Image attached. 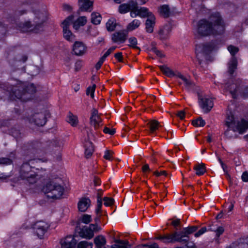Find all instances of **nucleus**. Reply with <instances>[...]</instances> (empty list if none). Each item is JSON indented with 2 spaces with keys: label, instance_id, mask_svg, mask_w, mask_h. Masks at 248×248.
I'll return each instance as SVG.
<instances>
[{
  "label": "nucleus",
  "instance_id": "obj_1",
  "mask_svg": "<svg viewBox=\"0 0 248 248\" xmlns=\"http://www.w3.org/2000/svg\"><path fill=\"white\" fill-rule=\"evenodd\" d=\"M225 30V25L218 13L212 14L209 21L200 20L197 25V33L202 36L211 34H219L223 33Z\"/></svg>",
  "mask_w": 248,
  "mask_h": 248
},
{
  "label": "nucleus",
  "instance_id": "obj_2",
  "mask_svg": "<svg viewBox=\"0 0 248 248\" xmlns=\"http://www.w3.org/2000/svg\"><path fill=\"white\" fill-rule=\"evenodd\" d=\"M7 92H9L11 98L25 102L31 98L32 94L36 92V89L33 84H29L26 86L24 83L17 81L16 85H12L8 87Z\"/></svg>",
  "mask_w": 248,
  "mask_h": 248
},
{
  "label": "nucleus",
  "instance_id": "obj_3",
  "mask_svg": "<svg viewBox=\"0 0 248 248\" xmlns=\"http://www.w3.org/2000/svg\"><path fill=\"white\" fill-rule=\"evenodd\" d=\"M197 226H191L184 228L182 231L174 232L170 233H166L155 238L164 244H173L176 242H187L189 240L188 235L196 232Z\"/></svg>",
  "mask_w": 248,
  "mask_h": 248
},
{
  "label": "nucleus",
  "instance_id": "obj_4",
  "mask_svg": "<svg viewBox=\"0 0 248 248\" xmlns=\"http://www.w3.org/2000/svg\"><path fill=\"white\" fill-rule=\"evenodd\" d=\"M31 160L29 162L24 163L20 169L19 177L20 180L27 184H33L35 183L40 178L39 170L38 169L32 167Z\"/></svg>",
  "mask_w": 248,
  "mask_h": 248
},
{
  "label": "nucleus",
  "instance_id": "obj_5",
  "mask_svg": "<svg viewBox=\"0 0 248 248\" xmlns=\"http://www.w3.org/2000/svg\"><path fill=\"white\" fill-rule=\"evenodd\" d=\"M46 19V14L38 12L35 13L34 24H31L30 21H26L20 24L19 26V30L22 32L33 31L38 33L43 30L42 25Z\"/></svg>",
  "mask_w": 248,
  "mask_h": 248
},
{
  "label": "nucleus",
  "instance_id": "obj_6",
  "mask_svg": "<svg viewBox=\"0 0 248 248\" xmlns=\"http://www.w3.org/2000/svg\"><path fill=\"white\" fill-rule=\"evenodd\" d=\"M42 190L48 198L54 199L61 198L64 192L63 187L54 181L47 183Z\"/></svg>",
  "mask_w": 248,
  "mask_h": 248
},
{
  "label": "nucleus",
  "instance_id": "obj_7",
  "mask_svg": "<svg viewBox=\"0 0 248 248\" xmlns=\"http://www.w3.org/2000/svg\"><path fill=\"white\" fill-rule=\"evenodd\" d=\"M225 124L228 127V130L225 132L230 130L233 131H238L240 134H243L248 129V121L244 119L240 121H237L235 118L232 115H228L225 121Z\"/></svg>",
  "mask_w": 248,
  "mask_h": 248
},
{
  "label": "nucleus",
  "instance_id": "obj_8",
  "mask_svg": "<svg viewBox=\"0 0 248 248\" xmlns=\"http://www.w3.org/2000/svg\"><path fill=\"white\" fill-rule=\"evenodd\" d=\"M218 46L215 42H212L206 44H199L196 46L195 53L196 57L201 63L202 59L204 58L208 53L213 50L217 49Z\"/></svg>",
  "mask_w": 248,
  "mask_h": 248
},
{
  "label": "nucleus",
  "instance_id": "obj_9",
  "mask_svg": "<svg viewBox=\"0 0 248 248\" xmlns=\"http://www.w3.org/2000/svg\"><path fill=\"white\" fill-rule=\"evenodd\" d=\"M49 115V112L46 110L35 112L29 118V122L38 126H43L46 124V118Z\"/></svg>",
  "mask_w": 248,
  "mask_h": 248
},
{
  "label": "nucleus",
  "instance_id": "obj_10",
  "mask_svg": "<svg viewBox=\"0 0 248 248\" xmlns=\"http://www.w3.org/2000/svg\"><path fill=\"white\" fill-rule=\"evenodd\" d=\"M73 19L74 16L71 15L68 16L62 23L63 37L65 40L70 42H73L76 39L75 35L69 30V26Z\"/></svg>",
  "mask_w": 248,
  "mask_h": 248
},
{
  "label": "nucleus",
  "instance_id": "obj_11",
  "mask_svg": "<svg viewBox=\"0 0 248 248\" xmlns=\"http://www.w3.org/2000/svg\"><path fill=\"white\" fill-rule=\"evenodd\" d=\"M101 227L97 224H91L89 226H85L79 232L80 237L87 239H91L94 236V233L101 230Z\"/></svg>",
  "mask_w": 248,
  "mask_h": 248
},
{
  "label": "nucleus",
  "instance_id": "obj_12",
  "mask_svg": "<svg viewBox=\"0 0 248 248\" xmlns=\"http://www.w3.org/2000/svg\"><path fill=\"white\" fill-rule=\"evenodd\" d=\"M199 103L204 113L209 112L213 107V102L211 98L207 95H199Z\"/></svg>",
  "mask_w": 248,
  "mask_h": 248
},
{
  "label": "nucleus",
  "instance_id": "obj_13",
  "mask_svg": "<svg viewBox=\"0 0 248 248\" xmlns=\"http://www.w3.org/2000/svg\"><path fill=\"white\" fill-rule=\"evenodd\" d=\"M130 16L135 18L137 16H140L141 18L148 17L151 15H153L152 13L149 11L148 9L146 7H139L137 3L136 2L135 7L133 11L130 12Z\"/></svg>",
  "mask_w": 248,
  "mask_h": 248
},
{
  "label": "nucleus",
  "instance_id": "obj_14",
  "mask_svg": "<svg viewBox=\"0 0 248 248\" xmlns=\"http://www.w3.org/2000/svg\"><path fill=\"white\" fill-rule=\"evenodd\" d=\"M48 228V224L42 221L36 222L33 226L34 233L40 239L43 238L44 234L46 232Z\"/></svg>",
  "mask_w": 248,
  "mask_h": 248
},
{
  "label": "nucleus",
  "instance_id": "obj_15",
  "mask_svg": "<svg viewBox=\"0 0 248 248\" xmlns=\"http://www.w3.org/2000/svg\"><path fill=\"white\" fill-rule=\"evenodd\" d=\"M90 124L95 129H97L102 125V121L98 113V110L95 108H93L91 110L90 118Z\"/></svg>",
  "mask_w": 248,
  "mask_h": 248
},
{
  "label": "nucleus",
  "instance_id": "obj_16",
  "mask_svg": "<svg viewBox=\"0 0 248 248\" xmlns=\"http://www.w3.org/2000/svg\"><path fill=\"white\" fill-rule=\"evenodd\" d=\"M127 34V32L124 31L115 32L111 35V40L115 43H123L126 40Z\"/></svg>",
  "mask_w": 248,
  "mask_h": 248
},
{
  "label": "nucleus",
  "instance_id": "obj_17",
  "mask_svg": "<svg viewBox=\"0 0 248 248\" xmlns=\"http://www.w3.org/2000/svg\"><path fill=\"white\" fill-rule=\"evenodd\" d=\"M171 27L170 24H167L160 27L158 34L159 38L161 40H166L169 38L170 36Z\"/></svg>",
  "mask_w": 248,
  "mask_h": 248
},
{
  "label": "nucleus",
  "instance_id": "obj_18",
  "mask_svg": "<svg viewBox=\"0 0 248 248\" xmlns=\"http://www.w3.org/2000/svg\"><path fill=\"white\" fill-rule=\"evenodd\" d=\"M73 51L77 56H82L87 51V46L82 42L76 41L73 46Z\"/></svg>",
  "mask_w": 248,
  "mask_h": 248
},
{
  "label": "nucleus",
  "instance_id": "obj_19",
  "mask_svg": "<svg viewBox=\"0 0 248 248\" xmlns=\"http://www.w3.org/2000/svg\"><path fill=\"white\" fill-rule=\"evenodd\" d=\"M91 205L90 199L87 197H82L79 199L77 203L78 209L79 212H85Z\"/></svg>",
  "mask_w": 248,
  "mask_h": 248
},
{
  "label": "nucleus",
  "instance_id": "obj_20",
  "mask_svg": "<svg viewBox=\"0 0 248 248\" xmlns=\"http://www.w3.org/2000/svg\"><path fill=\"white\" fill-rule=\"evenodd\" d=\"M61 248H75L76 239L72 236H68L61 241Z\"/></svg>",
  "mask_w": 248,
  "mask_h": 248
},
{
  "label": "nucleus",
  "instance_id": "obj_21",
  "mask_svg": "<svg viewBox=\"0 0 248 248\" xmlns=\"http://www.w3.org/2000/svg\"><path fill=\"white\" fill-rule=\"evenodd\" d=\"M136 1L131 0L126 3L121 4L119 6V12L121 14H125L129 11H133V9L135 7Z\"/></svg>",
  "mask_w": 248,
  "mask_h": 248
},
{
  "label": "nucleus",
  "instance_id": "obj_22",
  "mask_svg": "<svg viewBox=\"0 0 248 248\" xmlns=\"http://www.w3.org/2000/svg\"><path fill=\"white\" fill-rule=\"evenodd\" d=\"M48 146L50 149L59 153L62 149L63 143L60 140L55 139L50 142Z\"/></svg>",
  "mask_w": 248,
  "mask_h": 248
},
{
  "label": "nucleus",
  "instance_id": "obj_23",
  "mask_svg": "<svg viewBox=\"0 0 248 248\" xmlns=\"http://www.w3.org/2000/svg\"><path fill=\"white\" fill-rule=\"evenodd\" d=\"M155 24V18L154 15L149 16L146 21L145 29L147 32L152 33L154 31V26Z\"/></svg>",
  "mask_w": 248,
  "mask_h": 248
},
{
  "label": "nucleus",
  "instance_id": "obj_24",
  "mask_svg": "<svg viewBox=\"0 0 248 248\" xmlns=\"http://www.w3.org/2000/svg\"><path fill=\"white\" fill-rule=\"evenodd\" d=\"M93 0H78V4L82 11H91Z\"/></svg>",
  "mask_w": 248,
  "mask_h": 248
},
{
  "label": "nucleus",
  "instance_id": "obj_25",
  "mask_svg": "<svg viewBox=\"0 0 248 248\" xmlns=\"http://www.w3.org/2000/svg\"><path fill=\"white\" fill-rule=\"evenodd\" d=\"M87 22L86 16H81L78 17L73 22V28L76 30H78L81 27L84 26Z\"/></svg>",
  "mask_w": 248,
  "mask_h": 248
},
{
  "label": "nucleus",
  "instance_id": "obj_26",
  "mask_svg": "<svg viewBox=\"0 0 248 248\" xmlns=\"http://www.w3.org/2000/svg\"><path fill=\"white\" fill-rule=\"evenodd\" d=\"M96 248H106V240L103 235H98L94 239Z\"/></svg>",
  "mask_w": 248,
  "mask_h": 248
},
{
  "label": "nucleus",
  "instance_id": "obj_27",
  "mask_svg": "<svg viewBox=\"0 0 248 248\" xmlns=\"http://www.w3.org/2000/svg\"><path fill=\"white\" fill-rule=\"evenodd\" d=\"M141 23L140 20L137 19H134L127 25L126 27L127 32L131 31L138 29L140 26Z\"/></svg>",
  "mask_w": 248,
  "mask_h": 248
},
{
  "label": "nucleus",
  "instance_id": "obj_28",
  "mask_svg": "<svg viewBox=\"0 0 248 248\" xmlns=\"http://www.w3.org/2000/svg\"><path fill=\"white\" fill-rule=\"evenodd\" d=\"M159 68L164 74L168 77L171 78L173 77H176V72H173L169 67L166 65L159 66Z\"/></svg>",
  "mask_w": 248,
  "mask_h": 248
},
{
  "label": "nucleus",
  "instance_id": "obj_29",
  "mask_svg": "<svg viewBox=\"0 0 248 248\" xmlns=\"http://www.w3.org/2000/svg\"><path fill=\"white\" fill-rule=\"evenodd\" d=\"M182 79L186 88H188L192 86V82L189 77H185L179 72H176V77Z\"/></svg>",
  "mask_w": 248,
  "mask_h": 248
},
{
  "label": "nucleus",
  "instance_id": "obj_30",
  "mask_svg": "<svg viewBox=\"0 0 248 248\" xmlns=\"http://www.w3.org/2000/svg\"><path fill=\"white\" fill-rule=\"evenodd\" d=\"M94 149L92 143L87 141L85 145V155L86 158L90 157Z\"/></svg>",
  "mask_w": 248,
  "mask_h": 248
},
{
  "label": "nucleus",
  "instance_id": "obj_31",
  "mask_svg": "<svg viewBox=\"0 0 248 248\" xmlns=\"http://www.w3.org/2000/svg\"><path fill=\"white\" fill-rule=\"evenodd\" d=\"M237 62L235 57H232L228 64L229 72L232 74L237 68Z\"/></svg>",
  "mask_w": 248,
  "mask_h": 248
},
{
  "label": "nucleus",
  "instance_id": "obj_32",
  "mask_svg": "<svg viewBox=\"0 0 248 248\" xmlns=\"http://www.w3.org/2000/svg\"><path fill=\"white\" fill-rule=\"evenodd\" d=\"M197 175H203L206 171V168L204 164H198L194 167Z\"/></svg>",
  "mask_w": 248,
  "mask_h": 248
},
{
  "label": "nucleus",
  "instance_id": "obj_33",
  "mask_svg": "<svg viewBox=\"0 0 248 248\" xmlns=\"http://www.w3.org/2000/svg\"><path fill=\"white\" fill-rule=\"evenodd\" d=\"M128 244V241L116 240H115V244L111 246V248H127Z\"/></svg>",
  "mask_w": 248,
  "mask_h": 248
},
{
  "label": "nucleus",
  "instance_id": "obj_34",
  "mask_svg": "<svg viewBox=\"0 0 248 248\" xmlns=\"http://www.w3.org/2000/svg\"><path fill=\"white\" fill-rule=\"evenodd\" d=\"M148 124L149 125L150 130L152 133H154L159 127L162 126L159 123L155 120H151L149 122Z\"/></svg>",
  "mask_w": 248,
  "mask_h": 248
},
{
  "label": "nucleus",
  "instance_id": "obj_35",
  "mask_svg": "<svg viewBox=\"0 0 248 248\" xmlns=\"http://www.w3.org/2000/svg\"><path fill=\"white\" fill-rule=\"evenodd\" d=\"M101 19L102 17L99 13L94 12L91 14V22L93 24H99L100 23Z\"/></svg>",
  "mask_w": 248,
  "mask_h": 248
},
{
  "label": "nucleus",
  "instance_id": "obj_36",
  "mask_svg": "<svg viewBox=\"0 0 248 248\" xmlns=\"http://www.w3.org/2000/svg\"><path fill=\"white\" fill-rule=\"evenodd\" d=\"M116 27V20L114 18L109 19L106 23L107 30L109 31H113Z\"/></svg>",
  "mask_w": 248,
  "mask_h": 248
},
{
  "label": "nucleus",
  "instance_id": "obj_37",
  "mask_svg": "<svg viewBox=\"0 0 248 248\" xmlns=\"http://www.w3.org/2000/svg\"><path fill=\"white\" fill-rule=\"evenodd\" d=\"M67 122L72 126H76L78 123V117L69 112L67 117Z\"/></svg>",
  "mask_w": 248,
  "mask_h": 248
},
{
  "label": "nucleus",
  "instance_id": "obj_38",
  "mask_svg": "<svg viewBox=\"0 0 248 248\" xmlns=\"http://www.w3.org/2000/svg\"><path fill=\"white\" fill-rule=\"evenodd\" d=\"M128 46L130 47L135 49H140V47L138 46V41L136 37H131L128 39Z\"/></svg>",
  "mask_w": 248,
  "mask_h": 248
},
{
  "label": "nucleus",
  "instance_id": "obj_39",
  "mask_svg": "<svg viewBox=\"0 0 248 248\" xmlns=\"http://www.w3.org/2000/svg\"><path fill=\"white\" fill-rule=\"evenodd\" d=\"M224 88L226 89V90L229 91L230 92L233 98L236 97V92L237 90V87L235 84H231L230 87L228 84H226L224 86Z\"/></svg>",
  "mask_w": 248,
  "mask_h": 248
},
{
  "label": "nucleus",
  "instance_id": "obj_40",
  "mask_svg": "<svg viewBox=\"0 0 248 248\" xmlns=\"http://www.w3.org/2000/svg\"><path fill=\"white\" fill-rule=\"evenodd\" d=\"M160 14L165 17H168L170 14V9L166 5L162 6L159 9Z\"/></svg>",
  "mask_w": 248,
  "mask_h": 248
},
{
  "label": "nucleus",
  "instance_id": "obj_41",
  "mask_svg": "<svg viewBox=\"0 0 248 248\" xmlns=\"http://www.w3.org/2000/svg\"><path fill=\"white\" fill-rule=\"evenodd\" d=\"M77 248H93V243L86 241H82L78 244Z\"/></svg>",
  "mask_w": 248,
  "mask_h": 248
},
{
  "label": "nucleus",
  "instance_id": "obj_42",
  "mask_svg": "<svg viewBox=\"0 0 248 248\" xmlns=\"http://www.w3.org/2000/svg\"><path fill=\"white\" fill-rule=\"evenodd\" d=\"M80 221L84 224H89L92 221V216L88 214L82 215L79 219Z\"/></svg>",
  "mask_w": 248,
  "mask_h": 248
},
{
  "label": "nucleus",
  "instance_id": "obj_43",
  "mask_svg": "<svg viewBox=\"0 0 248 248\" xmlns=\"http://www.w3.org/2000/svg\"><path fill=\"white\" fill-rule=\"evenodd\" d=\"M192 124L196 127H202L205 125V122L204 120L200 117L196 120H193L192 121Z\"/></svg>",
  "mask_w": 248,
  "mask_h": 248
},
{
  "label": "nucleus",
  "instance_id": "obj_44",
  "mask_svg": "<svg viewBox=\"0 0 248 248\" xmlns=\"http://www.w3.org/2000/svg\"><path fill=\"white\" fill-rule=\"evenodd\" d=\"M96 86L95 84H93L92 86L89 87L86 91V94L88 95H90L92 98L94 97V93Z\"/></svg>",
  "mask_w": 248,
  "mask_h": 248
},
{
  "label": "nucleus",
  "instance_id": "obj_45",
  "mask_svg": "<svg viewBox=\"0 0 248 248\" xmlns=\"http://www.w3.org/2000/svg\"><path fill=\"white\" fill-rule=\"evenodd\" d=\"M228 50L230 52L231 55L234 57L235 54L238 51L239 49L238 47L234 46H230L228 47Z\"/></svg>",
  "mask_w": 248,
  "mask_h": 248
},
{
  "label": "nucleus",
  "instance_id": "obj_46",
  "mask_svg": "<svg viewBox=\"0 0 248 248\" xmlns=\"http://www.w3.org/2000/svg\"><path fill=\"white\" fill-rule=\"evenodd\" d=\"M113 152L110 150H106L104 153V157L107 160H110L112 158Z\"/></svg>",
  "mask_w": 248,
  "mask_h": 248
},
{
  "label": "nucleus",
  "instance_id": "obj_47",
  "mask_svg": "<svg viewBox=\"0 0 248 248\" xmlns=\"http://www.w3.org/2000/svg\"><path fill=\"white\" fill-rule=\"evenodd\" d=\"M103 201L104 204L106 206H111L113 203V199L111 198L105 197Z\"/></svg>",
  "mask_w": 248,
  "mask_h": 248
},
{
  "label": "nucleus",
  "instance_id": "obj_48",
  "mask_svg": "<svg viewBox=\"0 0 248 248\" xmlns=\"http://www.w3.org/2000/svg\"><path fill=\"white\" fill-rule=\"evenodd\" d=\"M102 200L100 198H98L97 201V207L95 209V212L97 214H98L101 212V207H102Z\"/></svg>",
  "mask_w": 248,
  "mask_h": 248
},
{
  "label": "nucleus",
  "instance_id": "obj_49",
  "mask_svg": "<svg viewBox=\"0 0 248 248\" xmlns=\"http://www.w3.org/2000/svg\"><path fill=\"white\" fill-rule=\"evenodd\" d=\"M103 131L106 134H108L110 135H112L115 133L116 130L114 128L110 129L109 128L106 127L104 128Z\"/></svg>",
  "mask_w": 248,
  "mask_h": 248
},
{
  "label": "nucleus",
  "instance_id": "obj_50",
  "mask_svg": "<svg viewBox=\"0 0 248 248\" xmlns=\"http://www.w3.org/2000/svg\"><path fill=\"white\" fill-rule=\"evenodd\" d=\"M12 163V160L8 158H0V164L9 165Z\"/></svg>",
  "mask_w": 248,
  "mask_h": 248
},
{
  "label": "nucleus",
  "instance_id": "obj_51",
  "mask_svg": "<svg viewBox=\"0 0 248 248\" xmlns=\"http://www.w3.org/2000/svg\"><path fill=\"white\" fill-rule=\"evenodd\" d=\"M207 231V229L206 227H202L200 230H199L197 232H196L194 234L196 237H198L203 234Z\"/></svg>",
  "mask_w": 248,
  "mask_h": 248
},
{
  "label": "nucleus",
  "instance_id": "obj_52",
  "mask_svg": "<svg viewBox=\"0 0 248 248\" xmlns=\"http://www.w3.org/2000/svg\"><path fill=\"white\" fill-rule=\"evenodd\" d=\"M105 61V59L101 57L98 62H97V63L95 65V68L96 70H98L100 68L101 65H102L104 62Z\"/></svg>",
  "mask_w": 248,
  "mask_h": 248
},
{
  "label": "nucleus",
  "instance_id": "obj_53",
  "mask_svg": "<svg viewBox=\"0 0 248 248\" xmlns=\"http://www.w3.org/2000/svg\"><path fill=\"white\" fill-rule=\"evenodd\" d=\"M154 174L156 175V176H160L161 175L166 176L167 175V173L165 170L160 171V172L158 171H155L154 172Z\"/></svg>",
  "mask_w": 248,
  "mask_h": 248
},
{
  "label": "nucleus",
  "instance_id": "obj_54",
  "mask_svg": "<svg viewBox=\"0 0 248 248\" xmlns=\"http://www.w3.org/2000/svg\"><path fill=\"white\" fill-rule=\"evenodd\" d=\"M115 58L119 61L122 62L123 60L122 53L121 52H118L115 54Z\"/></svg>",
  "mask_w": 248,
  "mask_h": 248
},
{
  "label": "nucleus",
  "instance_id": "obj_55",
  "mask_svg": "<svg viewBox=\"0 0 248 248\" xmlns=\"http://www.w3.org/2000/svg\"><path fill=\"white\" fill-rule=\"evenodd\" d=\"M177 116L179 118H180V119H181V120H183V119H184V118L185 117V113L184 111H183V110L179 111L177 113Z\"/></svg>",
  "mask_w": 248,
  "mask_h": 248
},
{
  "label": "nucleus",
  "instance_id": "obj_56",
  "mask_svg": "<svg viewBox=\"0 0 248 248\" xmlns=\"http://www.w3.org/2000/svg\"><path fill=\"white\" fill-rule=\"evenodd\" d=\"M224 231V230L222 227H219L216 233L217 236H220Z\"/></svg>",
  "mask_w": 248,
  "mask_h": 248
},
{
  "label": "nucleus",
  "instance_id": "obj_57",
  "mask_svg": "<svg viewBox=\"0 0 248 248\" xmlns=\"http://www.w3.org/2000/svg\"><path fill=\"white\" fill-rule=\"evenodd\" d=\"M180 219H178V218L173 220L171 222L172 225L174 227L179 226L180 225Z\"/></svg>",
  "mask_w": 248,
  "mask_h": 248
},
{
  "label": "nucleus",
  "instance_id": "obj_58",
  "mask_svg": "<svg viewBox=\"0 0 248 248\" xmlns=\"http://www.w3.org/2000/svg\"><path fill=\"white\" fill-rule=\"evenodd\" d=\"M242 179L244 182L248 181V173L247 172H244L242 175Z\"/></svg>",
  "mask_w": 248,
  "mask_h": 248
},
{
  "label": "nucleus",
  "instance_id": "obj_59",
  "mask_svg": "<svg viewBox=\"0 0 248 248\" xmlns=\"http://www.w3.org/2000/svg\"><path fill=\"white\" fill-rule=\"evenodd\" d=\"M184 247L185 248H195V245L193 242H188Z\"/></svg>",
  "mask_w": 248,
  "mask_h": 248
},
{
  "label": "nucleus",
  "instance_id": "obj_60",
  "mask_svg": "<svg viewBox=\"0 0 248 248\" xmlns=\"http://www.w3.org/2000/svg\"><path fill=\"white\" fill-rule=\"evenodd\" d=\"M142 170L143 172H146L147 171H150V169L149 165L147 164L144 165L142 168Z\"/></svg>",
  "mask_w": 248,
  "mask_h": 248
},
{
  "label": "nucleus",
  "instance_id": "obj_61",
  "mask_svg": "<svg viewBox=\"0 0 248 248\" xmlns=\"http://www.w3.org/2000/svg\"><path fill=\"white\" fill-rule=\"evenodd\" d=\"M152 51L153 52H154L157 56L162 57H163V54L161 53L160 51L157 50L156 48H153Z\"/></svg>",
  "mask_w": 248,
  "mask_h": 248
},
{
  "label": "nucleus",
  "instance_id": "obj_62",
  "mask_svg": "<svg viewBox=\"0 0 248 248\" xmlns=\"http://www.w3.org/2000/svg\"><path fill=\"white\" fill-rule=\"evenodd\" d=\"M111 53V52H110L109 50H108L102 56V57L106 60V58L108 57Z\"/></svg>",
  "mask_w": 248,
  "mask_h": 248
},
{
  "label": "nucleus",
  "instance_id": "obj_63",
  "mask_svg": "<svg viewBox=\"0 0 248 248\" xmlns=\"http://www.w3.org/2000/svg\"><path fill=\"white\" fill-rule=\"evenodd\" d=\"M219 162L221 164V167H222L223 170L225 171L226 170V166L223 163V162L220 159H219Z\"/></svg>",
  "mask_w": 248,
  "mask_h": 248
},
{
  "label": "nucleus",
  "instance_id": "obj_64",
  "mask_svg": "<svg viewBox=\"0 0 248 248\" xmlns=\"http://www.w3.org/2000/svg\"><path fill=\"white\" fill-rule=\"evenodd\" d=\"M148 248H158V245L156 243H154L150 246Z\"/></svg>",
  "mask_w": 248,
  "mask_h": 248
}]
</instances>
